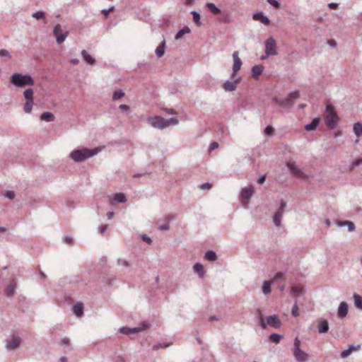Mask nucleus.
Wrapping results in <instances>:
<instances>
[{"instance_id": "22", "label": "nucleus", "mask_w": 362, "mask_h": 362, "mask_svg": "<svg viewBox=\"0 0 362 362\" xmlns=\"http://www.w3.org/2000/svg\"><path fill=\"white\" fill-rule=\"evenodd\" d=\"M264 71V66L262 65H256L251 69V74H252V77L255 79H257L258 77L262 75V71Z\"/></svg>"}, {"instance_id": "62", "label": "nucleus", "mask_w": 362, "mask_h": 362, "mask_svg": "<svg viewBox=\"0 0 362 362\" xmlns=\"http://www.w3.org/2000/svg\"><path fill=\"white\" fill-rule=\"evenodd\" d=\"M265 179L266 177H264V175H262L261 177H259V180H257V183L262 185V183H264Z\"/></svg>"}, {"instance_id": "2", "label": "nucleus", "mask_w": 362, "mask_h": 362, "mask_svg": "<svg viewBox=\"0 0 362 362\" xmlns=\"http://www.w3.org/2000/svg\"><path fill=\"white\" fill-rule=\"evenodd\" d=\"M102 146L94 148H87L85 147L78 148L71 151L69 157H70V159L72 160L73 162L79 163L84 162L90 158L97 156L100 151H102Z\"/></svg>"}, {"instance_id": "11", "label": "nucleus", "mask_w": 362, "mask_h": 362, "mask_svg": "<svg viewBox=\"0 0 362 362\" xmlns=\"http://www.w3.org/2000/svg\"><path fill=\"white\" fill-rule=\"evenodd\" d=\"M21 344V337L18 334H13L6 341V348L8 351H14L19 348Z\"/></svg>"}, {"instance_id": "46", "label": "nucleus", "mask_w": 362, "mask_h": 362, "mask_svg": "<svg viewBox=\"0 0 362 362\" xmlns=\"http://www.w3.org/2000/svg\"><path fill=\"white\" fill-rule=\"evenodd\" d=\"M0 57L10 59L11 57V55L8 51L6 49H0Z\"/></svg>"}, {"instance_id": "49", "label": "nucleus", "mask_w": 362, "mask_h": 362, "mask_svg": "<svg viewBox=\"0 0 362 362\" xmlns=\"http://www.w3.org/2000/svg\"><path fill=\"white\" fill-rule=\"evenodd\" d=\"M272 132H274V129L270 126L266 127L265 129H264V133L267 135H271Z\"/></svg>"}, {"instance_id": "41", "label": "nucleus", "mask_w": 362, "mask_h": 362, "mask_svg": "<svg viewBox=\"0 0 362 362\" xmlns=\"http://www.w3.org/2000/svg\"><path fill=\"white\" fill-rule=\"evenodd\" d=\"M124 96V92L122 90L119 89L115 90L114 93H112V100L116 101L118 100Z\"/></svg>"}, {"instance_id": "42", "label": "nucleus", "mask_w": 362, "mask_h": 362, "mask_svg": "<svg viewBox=\"0 0 362 362\" xmlns=\"http://www.w3.org/2000/svg\"><path fill=\"white\" fill-rule=\"evenodd\" d=\"M3 196H4V197L11 200L15 198V192L11 190H6V192H4V194H3Z\"/></svg>"}, {"instance_id": "33", "label": "nucleus", "mask_w": 362, "mask_h": 362, "mask_svg": "<svg viewBox=\"0 0 362 362\" xmlns=\"http://www.w3.org/2000/svg\"><path fill=\"white\" fill-rule=\"evenodd\" d=\"M355 308L362 310V298L358 294L353 295Z\"/></svg>"}, {"instance_id": "63", "label": "nucleus", "mask_w": 362, "mask_h": 362, "mask_svg": "<svg viewBox=\"0 0 362 362\" xmlns=\"http://www.w3.org/2000/svg\"><path fill=\"white\" fill-rule=\"evenodd\" d=\"M70 63H71V64L75 66V65H77L78 63H79V60L77 59H70Z\"/></svg>"}, {"instance_id": "52", "label": "nucleus", "mask_w": 362, "mask_h": 362, "mask_svg": "<svg viewBox=\"0 0 362 362\" xmlns=\"http://www.w3.org/2000/svg\"><path fill=\"white\" fill-rule=\"evenodd\" d=\"M276 54H267L266 52H264V54L261 56V60L264 61L269 57H275Z\"/></svg>"}, {"instance_id": "13", "label": "nucleus", "mask_w": 362, "mask_h": 362, "mask_svg": "<svg viewBox=\"0 0 362 362\" xmlns=\"http://www.w3.org/2000/svg\"><path fill=\"white\" fill-rule=\"evenodd\" d=\"M286 167H288V170H290L291 173H292L293 176L296 177H300L301 179H307L308 175L301 171L300 168L297 166L295 162L288 161L286 162Z\"/></svg>"}, {"instance_id": "58", "label": "nucleus", "mask_w": 362, "mask_h": 362, "mask_svg": "<svg viewBox=\"0 0 362 362\" xmlns=\"http://www.w3.org/2000/svg\"><path fill=\"white\" fill-rule=\"evenodd\" d=\"M141 240H143V241L148 243V244H151V243L152 242L150 239V238H148V236L146 235H141Z\"/></svg>"}, {"instance_id": "21", "label": "nucleus", "mask_w": 362, "mask_h": 362, "mask_svg": "<svg viewBox=\"0 0 362 362\" xmlns=\"http://www.w3.org/2000/svg\"><path fill=\"white\" fill-rule=\"evenodd\" d=\"M305 293L303 288L300 286H295L291 288V295L295 298H298Z\"/></svg>"}, {"instance_id": "15", "label": "nucleus", "mask_w": 362, "mask_h": 362, "mask_svg": "<svg viewBox=\"0 0 362 362\" xmlns=\"http://www.w3.org/2000/svg\"><path fill=\"white\" fill-rule=\"evenodd\" d=\"M144 329V327H136L130 328L128 327H122L119 328L118 332L122 334L131 335L138 334Z\"/></svg>"}, {"instance_id": "36", "label": "nucleus", "mask_w": 362, "mask_h": 362, "mask_svg": "<svg viewBox=\"0 0 362 362\" xmlns=\"http://www.w3.org/2000/svg\"><path fill=\"white\" fill-rule=\"evenodd\" d=\"M191 14H192L193 18V22H194L195 25H197V27H199L202 25V22L200 21V15L197 11H191Z\"/></svg>"}, {"instance_id": "26", "label": "nucleus", "mask_w": 362, "mask_h": 362, "mask_svg": "<svg viewBox=\"0 0 362 362\" xmlns=\"http://www.w3.org/2000/svg\"><path fill=\"white\" fill-rule=\"evenodd\" d=\"M40 119L50 122L54 120V115L49 112H45L40 115Z\"/></svg>"}, {"instance_id": "8", "label": "nucleus", "mask_w": 362, "mask_h": 362, "mask_svg": "<svg viewBox=\"0 0 362 362\" xmlns=\"http://www.w3.org/2000/svg\"><path fill=\"white\" fill-rule=\"evenodd\" d=\"M299 98V92L298 90L293 91L288 93V96L285 99H280L279 98H274V102H275L277 105L281 106L282 107H288L293 105L295 100Z\"/></svg>"}, {"instance_id": "47", "label": "nucleus", "mask_w": 362, "mask_h": 362, "mask_svg": "<svg viewBox=\"0 0 362 362\" xmlns=\"http://www.w3.org/2000/svg\"><path fill=\"white\" fill-rule=\"evenodd\" d=\"M266 1H267L270 6H272L274 8H278L280 7V3H279L276 0H266Z\"/></svg>"}, {"instance_id": "50", "label": "nucleus", "mask_w": 362, "mask_h": 362, "mask_svg": "<svg viewBox=\"0 0 362 362\" xmlns=\"http://www.w3.org/2000/svg\"><path fill=\"white\" fill-rule=\"evenodd\" d=\"M163 110L164 112L168 113L169 115H177V112L172 108H163V110Z\"/></svg>"}, {"instance_id": "20", "label": "nucleus", "mask_w": 362, "mask_h": 362, "mask_svg": "<svg viewBox=\"0 0 362 362\" xmlns=\"http://www.w3.org/2000/svg\"><path fill=\"white\" fill-rule=\"evenodd\" d=\"M73 313H74L75 316L77 317H81L83 315V305L81 303L77 302L73 305L72 308Z\"/></svg>"}, {"instance_id": "45", "label": "nucleus", "mask_w": 362, "mask_h": 362, "mask_svg": "<svg viewBox=\"0 0 362 362\" xmlns=\"http://www.w3.org/2000/svg\"><path fill=\"white\" fill-rule=\"evenodd\" d=\"M361 164H362V158H358V159L355 160V161L353 162L352 164H351L350 170H352L354 168H356Z\"/></svg>"}, {"instance_id": "35", "label": "nucleus", "mask_w": 362, "mask_h": 362, "mask_svg": "<svg viewBox=\"0 0 362 362\" xmlns=\"http://www.w3.org/2000/svg\"><path fill=\"white\" fill-rule=\"evenodd\" d=\"M204 258H205V259L209 262H214L216 259V255L214 251L208 250L207 252H206Z\"/></svg>"}, {"instance_id": "60", "label": "nucleus", "mask_w": 362, "mask_h": 362, "mask_svg": "<svg viewBox=\"0 0 362 362\" xmlns=\"http://www.w3.org/2000/svg\"><path fill=\"white\" fill-rule=\"evenodd\" d=\"M64 243H66V244H71V242L73 241V238H71L70 236H66V238H64Z\"/></svg>"}, {"instance_id": "56", "label": "nucleus", "mask_w": 362, "mask_h": 362, "mask_svg": "<svg viewBox=\"0 0 362 362\" xmlns=\"http://www.w3.org/2000/svg\"><path fill=\"white\" fill-rule=\"evenodd\" d=\"M201 188L202 189H209L211 188V185L209 183L202 184Z\"/></svg>"}, {"instance_id": "18", "label": "nucleus", "mask_w": 362, "mask_h": 362, "mask_svg": "<svg viewBox=\"0 0 362 362\" xmlns=\"http://www.w3.org/2000/svg\"><path fill=\"white\" fill-rule=\"evenodd\" d=\"M252 18L255 21H259L264 25H268L270 23L269 18H268V17L264 15L262 12L253 13Z\"/></svg>"}, {"instance_id": "6", "label": "nucleus", "mask_w": 362, "mask_h": 362, "mask_svg": "<svg viewBox=\"0 0 362 362\" xmlns=\"http://www.w3.org/2000/svg\"><path fill=\"white\" fill-rule=\"evenodd\" d=\"M293 356L297 362H307L309 360V354L300 349V340L298 338L294 339L292 349Z\"/></svg>"}, {"instance_id": "39", "label": "nucleus", "mask_w": 362, "mask_h": 362, "mask_svg": "<svg viewBox=\"0 0 362 362\" xmlns=\"http://www.w3.org/2000/svg\"><path fill=\"white\" fill-rule=\"evenodd\" d=\"M283 339V336L279 334H272L269 335V340L272 342H274L275 344H279L280 342V340Z\"/></svg>"}, {"instance_id": "17", "label": "nucleus", "mask_w": 362, "mask_h": 362, "mask_svg": "<svg viewBox=\"0 0 362 362\" xmlns=\"http://www.w3.org/2000/svg\"><path fill=\"white\" fill-rule=\"evenodd\" d=\"M359 350H360L359 344H356V345L351 344V345L349 346L347 349L341 351V353H340V358H346L347 357H349V356L351 355V354H352L353 352H355V351H358Z\"/></svg>"}, {"instance_id": "32", "label": "nucleus", "mask_w": 362, "mask_h": 362, "mask_svg": "<svg viewBox=\"0 0 362 362\" xmlns=\"http://www.w3.org/2000/svg\"><path fill=\"white\" fill-rule=\"evenodd\" d=\"M328 332V322L322 320L319 322V333L323 334Z\"/></svg>"}, {"instance_id": "19", "label": "nucleus", "mask_w": 362, "mask_h": 362, "mask_svg": "<svg viewBox=\"0 0 362 362\" xmlns=\"http://www.w3.org/2000/svg\"><path fill=\"white\" fill-rule=\"evenodd\" d=\"M349 309H347V303L346 302H341L338 306L337 309V315L340 318H344L347 315V312Z\"/></svg>"}, {"instance_id": "31", "label": "nucleus", "mask_w": 362, "mask_h": 362, "mask_svg": "<svg viewBox=\"0 0 362 362\" xmlns=\"http://www.w3.org/2000/svg\"><path fill=\"white\" fill-rule=\"evenodd\" d=\"M206 8H208V10L211 11L212 14L217 15L220 13L221 10L218 7L216 6V4L213 3H207L206 4Z\"/></svg>"}, {"instance_id": "29", "label": "nucleus", "mask_w": 362, "mask_h": 362, "mask_svg": "<svg viewBox=\"0 0 362 362\" xmlns=\"http://www.w3.org/2000/svg\"><path fill=\"white\" fill-rule=\"evenodd\" d=\"M337 225L339 227L347 226L349 232H352L355 230V226L352 222L350 221H338Z\"/></svg>"}, {"instance_id": "48", "label": "nucleus", "mask_w": 362, "mask_h": 362, "mask_svg": "<svg viewBox=\"0 0 362 362\" xmlns=\"http://www.w3.org/2000/svg\"><path fill=\"white\" fill-rule=\"evenodd\" d=\"M292 315L294 317H297L298 315H299V313L298 312L297 302H295L294 305H293Z\"/></svg>"}, {"instance_id": "24", "label": "nucleus", "mask_w": 362, "mask_h": 362, "mask_svg": "<svg viewBox=\"0 0 362 362\" xmlns=\"http://www.w3.org/2000/svg\"><path fill=\"white\" fill-rule=\"evenodd\" d=\"M193 271L196 274H197V276H199V278L202 279L204 278V267L200 263H196L194 265H193Z\"/></svg>"}, {"instance_id": "37", "label": "nucleus", "mask_w": 362, "mask_h": 362, "mask_svg": "<svg viewBox=\"0 0 362 362\" xmlns=\"http://www.w3.org/2000/svg\"><path fill=\"white\" fill-rule=\"evenodd\" d=\"M164 47H165V40L161 42L159 47L156 49V55L158 57H162L164 55Z\"/></svg>"}, {"instance_id": "54", "label": "nucleus", "mask_w": 362, "mask_h": 362, "mask_svg": "<svg viewBox=\"0 0 362 362\" xmlns=\"http://www.w3.org/2000/svg\"><path fill=\"white\" fill-rule=\"evenodd\" d=\"M283 277L282 272L276 273L275 276H274V280L277 281Z\"/></svg>"}, {"instance_id": "9", "label": "nucleus", "mask_w": 362, "mask_h": 362, "mask_svg": "<svg viewBox=\"0 0 362 362\" xmlns=\"http://www.w3.org/2000/svg\"><path fill=\"white\" fill-rule=\"evenodd\" d=\"M286 209V202L283 199L280 200L279 206H278L277 210L272 216V221H273V224L276 228H280Z\"/></svg>"}, {"instance_id": "1", "label": "nucleus", "mask_w": 362, "mask_h": 362, "mask_svg": "<svg viewBox=\"0 0 362 362\" xmlns=\"http://www.w3.org/2000/svg\"><path fill=\"white\" fill-rule=\"evenodd\" d=\"M233 57V66H232V74H230V78L234 79L233 81H226L222 84V88H223L226 92H233L235 88H237V85L239 83L240 81H241L240 77H238L235 78V75L238 71L241 69V66H243V62L241 59L239 58V54L238 51H235L232 54Z\"/></svg>"}, {"instance_id": "27", "label": "nucleus", "mask_w": 362, "mask_h": 362, "mask_svg": "<svg viewBox=\"0 0 362 362\" xmlns=\"http://www.w3.org/2000/svg\"><path fill=\"white\" fill-rule=\"evenodd\" d=\"M190 32H191V30L189 29V28L187 26H185V27L181 28V30H178V32H177L176 35H175V40H178L181 39V37L184 35L188 34Z\"/></svg>"}, {"instance_id": "4", "label": "nucleus", "mask_w": 362, "mask_h": 362, "mask_svg": "<svg viewBox=\"0 0 362 362\" xmlns=\"http://www.w3.org/2000/svg\"><path fill=\"white\" fill-rule=\"evenodd\" d=\"M340 118L337 114L334 108L331 105H326L325 114H324V122L328 129H333L338 125Z\"/></svg>"}, {"instance_id": "10", "label": "nucleus", "mask_w": 362, "mask_h": 362, "mask_svg": "<svg viewBox=\"0 0 362 362\" xmlns=\"http://www.w3.org/2000/svg\"><path fill=\"white\" fill-rule=\"evenodd\" d=\"M52 34H54V37L56 38L57 44L61 45L65 41V40H66V37L69 36V30L62 28L60 24H57L54 27Z\"/></svg>"}, {"instance_id": "53", "label": "nucleus", "mask_w": 362, "mask_h": 362, "mask_svg": "<svg viewBox=\"0 0 362 362\" xmlns=\"http://www.w3.org/2000/svg\"><path fill=\"white\" fill-rule=\"evenodd\" d=\"M218 144L216 142H214L209 145V151H212L216 148H218Z\"/></svg>"}, {"instance_id": "51", "label": "nucleus", "mask_w": 362, "mask_h": 362, "mask_svg": "<svg viewBox=\"0 0 362 362\" xmlns=\"http://www.w3.org/2000/svg\"><path fill=\"white\" fill-rule=\"evenodd\" d=\"M107 230V226H99L98 227V231H99L100 233L104 234Z\"/></svg>"}, {"instance_id": "57", "label": "nucleus", "mask_w": 362, "mask_h": 362, "mask_svg": "<svg viewBox=\"0 0 362 362\" xmlns=\"http://www.w3.org/2000/svg\"><path fill=\"white\" fill-rule=\"evenodd\" d=\"M60 341H61V343H62L64 345H66V346L69 345V339L67 337L61 338Z\"/></svg>"}, {"instance_id": "7", "label": "nucleus", "mask_w": 362, "mask_h": 362, "mask_svg": "<svg viewBox=\"0 0 362 362\" xmlns=\"http://www.w3.org/2000/svg\"><path fill=\"white\" fill-rule=\"evenodd\" d=\"M281 325L280 318L276 315H269L265 318H259V326L262 329H266L267 326L274 329H280Z\"/></svg>"}, {"instance_id": "59", "label": "nucleus", "mask_w": 362, "mask_h": 362, "mask_svg": "<svg viewBox=\"0 0 362 362\" xmlns=\"http://www.w3.org/2000/svg\"><path fill=\"white\" fill-rule=\"evenodd\" d=\"M119 109L123 112H127L129 110V107L126 105H119Z\"/></svg>"}, {"instance_id": "12", "label": "nucleus", "mask_w": 362, "mask_h": 362, "mask_svg": "<svg viewBox=\"0 0 362 362\" xmlns=\"http://www.w3.org/2000/svg\"><path fill=\"white\" fill-rule=\"evenodd\" d=\"M264 53H267V54H278V51H276V41L272 37L269 36L266 39L265 42H264Z\"/></svg>"}, {"instance_id": "34", "label": "nucleus", "mask_w": 362, "mask_h": 362, "mask_svg": "<svg viewBox=\"0 0 362 362\" xmlns=\"http://www.w3.org/2000/svg\"><path fill=\"white\" fill-rule=\"evenodd\" d=\"M16 284L13 282L10 283L8 287L6 289V296L8 297L13 296V293H15Z\"/></svg>"}, {"instance_id": "16", "label": "nucleus", "mask_w": 362, "mask_h": 362, "mask_svg": "<svg viewBox=\"0 0 362 362\" xmlns=\"http://www.w3.org/2000/svg\"><path fill=\"white\" fill-rule=\"evenodd\" d=\"M125 202H127V198L122 193H115L110 197V204H111L125 203Z\"/></svg>"}, {"instance_id": "30", "label": "nucleus", "mask_w": 362, "mask_h": 362, "mask_svg": "<svg viewBox=\"0 0 362 362\" xmlns=\"http://www.w3.org/2000/svg\"><path fill=\"white\" fill-rule=\"evenodd\" d=\"M271 292V283L269 281H265L262 284V293L264 295L268 296Z\"/></svg>"}, {"instance_id": "40", "label": "nucleus", "mask_w": 362, "mask_h": 362, "mask_svg": "<svg viewBox=\"0 0 362 362\" xmlns=\"http://www.w3.org/2000/svg\"><path fill=\"white\" fill-rule=\"evenodd\" d=\"M33 106V100H25V105H23V111H25V113H30Z\"/></svg>"}, {"instance_id": "55", "label": "nucleus", "mask_w": 362, "mask_h": 362, "mask_svg": "<svg viewBox=\"0 0 362 362\" xmlns=\"http://www.w3.org/2000/svg\"><path fill=\"white\" fill-rule=\"evenodd\" d=\"M159 229L160 230H168V229H169L168 224V223H163V224L160 225Z\"/></svg>"}, {"instance_id": "23", "label": "nucleus", "mask_w": 362, "mask_h": 362, "mask_svg": "<svg viewBox=\"0 0 362 362\" xmlns=\"http://www.w3.org/2000/svg\"><path fill=\"white\" fill-rule=\"evenodd\" d=\"M81 57H83V59L85 60L86 63L88 64L93 65L94 63H95V59L90 56L88 52L83 49L81 52Z\"/></svg>"}, {"instance_id": "25", "label": "nucleus", "mask_w": 362, "mask_h": 362, "mask_svg": "<svg viewBox=\"0 0 362 362\" xmlns=\"http://www.w3.org/2000/svg\"><path fill=\"white\" fill-rule=\"evenodd\" d=\"M353 133L358 137L362 136V124L361 122H357L353 124Z\"/></svg>"}, {"instance_id": "38", "label": "nucleus", "mask_w": 362, "mask_h": 362, "mask_svg": "<svg viewBox=\"0 0 362 362\" xmlns=\"http://www.w3.org/2000/svg\"><path fill=\"white\" fill-rule=\"evenodd\" d=\"M23 97H25V101L33 100V90L31 88L25 89L23 91Z\"/></svg>"}, {"instance_id": "64", "label": "nucleus", "mask_w": 362, "mask_h": 362, "mask_svg": "<svg viewBox=\"0 0 362 362\" xmlns=\"http://www.w3.org/2000/svg\"><path fill=\"white\" fill-rule=\"evenodd\" d=\"M338 6V4L337 3H330L328 4V7H329L332 9H334Z\"/></svg>"}, {"instance_id": "43", "label": "nucleus", "mask_w": 362, "mask_h": 362, "mask_svg": "<svg viewBox=\"0 0 362 362\" xmlns=\"http://www.w3.org/2000/svg\"><path fill=\"white\" fill-rule=\"evenodd\" d=\"M168 346V343H158L153 346V349L157 351L161 348H167Z\"/></svg>"}, {"instance_id": "61", "label": "nucleus", "mask_w": 362, "mask_h": 362, "mask_svg": "<svg viewBox=\"0 0 362 362\" xmlns=\"http://www.w3.org/2000/svg\"><path fill=\"white\" fill-rule=\"evenodd\" d=\"M118 264L122 266H127V262L124 259H119Z\"/></svg>"}, {"instance_id": "14", "label": "nucleus", "mask_w": 362, "mask_h": 362, "mask_svg": "<svg viewBox=\"0 0 362 362\" xmlns=\"http://www.w3.org/2000/svg\"><path fill=\"white\" fill-rule=\"evenodd\" d=\"M253 192L254 189L252 185L242 188V190H240V199H242L243 204L246 205L247 204V201L252 197Z\"/></svg>"}, {"instance_id": "28", "label": "nucleus", "mask_w": 362, "mask_h": 362, "mask_svg": "<svg viewBox=\"0 0 362 362\" xmlns=\"http://www.w3.org/2000/svg\"><path fill=\"white\" fill-rule=\"evenodd\" d=\"M320 123V119L319 118H315L313 119V122L310 124H307L305 125V129L306 131H313L315 129V128L317 127L318 124Z\"/></svg>"}, {"instance_id": "3", "label": "nucleus", "mask_w": 362, "mask_h": 362, "mask_svg": "<svg viewBox=\"0 0 362 362\" xmlns=\"http://www.w3.org/2000/svg\"><path fill=\"white\" fill-rule=\"evenodd\" d=\"M147 121H148L152 127L157 129H163L169 126H175L179 123V120L177 118L166 119L159 116L149 117L147 118Z\"/></svg>"}, {"instance_id": "44", "label": "nucleus", "mask_w": 362, "mask_h": 362, "mask_svg": "<svg viewBox=\"0 0 362 362\" xmlns=\"http://www.w3.org/2000/svg\"><path fill=\"white\" fill-rule=\"evenodd\" d=\"M33 18L35 20H40L44 18V12L42 11H37L34 13H33Z\"/></svg>"}, {"instance_id": "5", "label": "nucleus", "mask_w": 362, "mask_h": 362, "mask_svg": "<svg viewBox=\"0 0 362 362\" xmlns=\"http://www.w3.org/2000/svg\"><path fill=\"white\" fill-rule=\"evenodd\" d=\"M11 83L14 86L23 88L25 86H33L34 81L30 76L15 73L11 76Z\"/></svg>"}]
</instances>
